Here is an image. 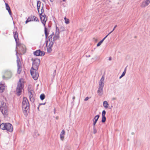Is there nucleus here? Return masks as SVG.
<instances>
[{"mask_svg":"<svg viewBox=\"0 0 150 150\" xmlns=\"http://www.w3.org/2000/svg\"><path fill=\"white\" fill-rule=\"evenodd\" d=\"M106 120V117L105 116H102V122H105Z\"/></svg>","mask_w":150,"mask_h":150,"instance_id":"2f4dec72","label":"nucleus"},{"mask_svg":"<svg viewBox=\"0 0 150 150\" xmlns=\"http://www.w3.org/2000/svg\"><path fill=\"white\" fill-rule=\"evenodd\" d=\"M31 21H32L31 16L30 17H29L28 18H27V20L25 21V23L26 24L28 22Z\"/></svg>","mask_w":150,"mask_h":150,"instance_id":"bb28decb","label":"nucleus"},{"mask_svg":"<svg viewBox=\"0 0 150 150\" xmlns=\"http://www.w3.org/2000/svg\"><path fill=\"white\" fill-rule=\"evenodd\" d=\"M103 106L105 108H108L109 106V104L107 101H105L103 102Z\"/></svg>","mask_w":150,"mask_h":150,"instance_id":"a878e982","label":"nucleus"},{"mask_svg":"<svg viewBox=\"0 0 150 150\" xmlns=\"http://www.w3.org/2000/svg\"><path fill=\"white\" fill-rule=\"evenodd\" d=\"M109 60H111V57H109Z\"/></svg>","mask_w":150,"mask_h":150,"instance_id":"58836bf2","label":"nucleus"},{"mask_svg":"<svg viewBox=\"0 0 150 150\" xmlns=\"http://www.w3.org/2000/svg\"><path fill=\"white\" fill-rule=\"evenodd\" d=\"M64 19L65 21V23L66 24H68L70 22L69 19L67 18L66 17H65L64 18Z\"/></svg>","mask_w":150,"mask_h":150,"instance_id":"cd10ccee","label":"nucleus"},{"mask_svg":"<svg viewBox=\"0 0 150 150\" xmlns=\"http://www.w3.org/2000/svg\"><path fill=\"white\" fill-rule=\"evenodd\" d=\"M89 98L88 97H86L84 99V100L86 101L88 100Z\"/></svg>","mask_w":150,"mask_h":150,"instance_id":"e433bc0d","label":"nucleus"},{"mask_svg":"<svg viewBox=\"0 0 150 150\" xmlns=\"http://www.w3.org/2000/svg\"><path fill=\"white\" fill-rule=\"evenodd\" d=\"M60 32L59 29L58 28H57L56 30V32L55 33V34L54 35V34L52 33L51 35H52L53 34V35L52 36V37L53 36V38L52 39V41L53 42H55V41L57 40H59L60 38Z\"/></svg>","mask_w":150,"mask_h":150,"instance_id":"9d476101","label":"nucleus"},{"mask_svg":"<svg viewBox=\"0 0 150 150\" xmlns=\"http://www.w3.org/2000/svg\"><path fill=\"white\" fill-rule=\"evenodd\" d=\"M41 2L38 1H37V8L39 13L40 12H42V10H44L43 9V6H41Z\"/></svg>","mask_w":150,"mask_h":150,"instance_id":"f8f14e48","label":"nucleus"},{"mask_svg":"<svg viewBox=\"0 0 150 150\" xmlns=\"http://www.w3.org/2000/svg\"><path fill=\"white\" fill-rule=\"evenodd\" d=\"M6 86L5 84H2L0 83V92L2 93L5 90Z\"/></svg>","mask_w":150,"mask_h":150,"instance_id":"f3484780","label":"nucleus"},{"mask_svg":"<svg viewBox=\"0 0 150 150\" xmlns=\"http://www.w3.org/2000/svg\"><path fill=\"white\" fill-rule=\"evenodd\" d=\"M104 76H103L100 79L99 83V87H103L104 86Z\"/></svg>","mask_w":150,"mask_h":150,"instance_id":"2eb2a0df","label":"nucleus"},{"mask_svg":"<svg viewBox=\"0 0 150 150\" xmlns=\"http://www.w3.org/2000/svg\"><path fill=\"white\" fill-rule=\"evenodd\" d=\"M29 104L28 100L26 98H23L22 102V109L24 113L26 112L29 109Z\"/></svg>","mask_w":150,"mask_h":150,"instance_id":"39448f33","label":"nucleus"},{"mask_svg":"<svg viewBox=\"0 0 150 150\" xmlns=\"http://www.w3.org/2000/svg\"><path fill=\"white\" fill-rule=\"evenodd\" d=\"M33 91H30L28 92L29 97L30 101L33 102L34 100V98L33 97Z\"/></svg>","mask_w":150,"mask_h":150,"instance_id":"4468645a","label":"nucleus"},{"mask_svg":"<svg viewBox=\"0 0 150 150\" xmlns=\"http://www.w3.org/2000/svg\"><path fill=\"white\" fill-rule=\"evenodd\" d=\"M32 21L39 22V20L37 17L34 16H31Z\"/></svg>","mask_w":150,"mask_h":150,"instance_id":"5701e85b","label":"nucleus"},{"mask_svg":"<svg viewBox=\"0 0 150 150\" xmlns=\"http://www.w3.org/2000/svg\"><path fill=\"white\" fill-rule=\"evenodd\" d=\"M14 33V37L15 39L16 44H17L19 40V39L18 38V34L17 32H16L15 33Z\"/></svg>","mask_w":150,"mask_h":150,"instance_id":"aec40b11","label":"nucleus"},{"mask_svg":"<svg viewBox=\"0 0 150 150\" xmlns=\"http://www.w3.org/2000/svg\"><path fill=\"white\" fill-rule=\"evenodd\" d=\"M65 134V132L64 129H63L60 134V138L63 141L64 139V136Z\"/></svg>","mask_w":150,"mask_h":150,"instance_id":"6ab92c4d","label":"nucleus"},{"mask_svg":"<svg viewBox=\"0 0 150 150\" xmlns=\"http://www.w3.org/2000/svg\"><path fill=\"white\" fill-rule=\"evenodd\" d=\"M103 87H99L97 92L99 95L101 96L103 93Z\"/></svg>","mask_w":150,"mask_h":150,"instance_id":"4be33fe9","label":"nucleus"},{"mask_svg":"<svg viewBox=\"0 0 150 150\" xmlns=\"http://www.w3.org/2000/svg\"><path fill=\"white\" fill-rule=\"evenodd\" d=\"M52 35H51L49 36V40L46 42V46L47 49V51L48 52L50 53L52 51V48L53 45V43L54 42L52 41Z\"/></svg>","mask_w":150,"mask_h":150,"instance_id":"20e7f679","label":"nucleus"},{"mask_svg":"<svg viewBox=\"0 0 150 150\" xmlns=\"http://www.w3.org/2000/svg\"><path fill=\"white\" fill-rule=\"evenodd\" d=\"M45 95L43 94H41L40 95V99L41 100H43V99H44L45 98Z\"/></svg>","mask_w":150,"mask_h":150,"instance_id":"c756f323","label":"nucleus"},{"mask_svg":"<svg viewBox=\"0 0 150 150\" xmlns=\"http://www.w3.org/2000/svg\"><path fill=\"white\" fill-rule=\"evenodd\" d=\"M150 2V0H146L142 2L141 5V7H144L148 5Z\"/></svg>","mask_w":150,"mask_h":150,"instance_id":"dca6fc26","label":"nucleus"},{"mask_svg":"<svg viewBox=\"0 0 150 150\" xmlns=\"http://www.w3.org/2000/svg\"><path fill=\"white\" fill-rule=\"evenodd\" d=\"M45 52L43 51H41L40 50H38L35 51L34 54L37 56H43L45 54Z\"/></svg>","mask_w":150,"mask_h":150,"instance_id":"ddd939ff","label":"nucleus"},{"mask_svg":"<svg viewBox=\"0 0 150 150\" xmlns=\"http://www.w3.org/2000/svg\"><path fill=\"white\" fill-rule=\"evenodd\" d=\"M97 132V130L95 126H93V133L94 134H96Z\"/></svg>","mask_w":150,"mask_h":150,"instance_id":"473e14b6","label":"nucleus"},{"mask_svg":"<svg viewBox=\"0 0 150 150\" xmlns=\"http://www.w3.org/2000/svg\"><path fill=\"white\" fill-rule=\"evenodd\" d=\"M100 116L99 115H96V116L93 120V126H95L96 124L99 117Z\"/></svg>","mask_w":150,"mask_h":150,"instance_id":"a211bd4d","label":"nucleus"},{"mask_svg":"<svg viewBox=\"0 0 150 150\" xmlns=\"http://www.w3.org/2000/svg\"><path fill=\"white\" fill-rule=\"evenodd\" d=\"M63 1H66V0H62Z\"/></svg>","mask_w":150,"mask_h":150,"instance_id":"c03bdc74","label":"nucleus"},{"mask_svg":"<svg viewBox=\"0 0 150 150\" xmlns=\"http://www.w3.org/2000/svg\"><path fill=\"white\" fill-rule=\"evenodd\" d=\"M0 110L4 115L8 114V104L6 100L0 101Z\"/></svg>","mask_w":150,"mask_h":150,"instance_id":"f257e3e1","label":"nucleus"},{"mask_svg":"<svg viewBox=\"0 0 150 150\" xmlns=\"http://www.w3.org/2000/svg\"><path fill=\"white\" fill-rule=\"evenodd\" d=\"M106 112L105 110H103L102 112V116H105Z\"/></svg>","mask_w":150,"mask_h":150,"instance_id":"c9c22d12","label":"nucleus"},{"mask_svg":"<svg viewBox=\"0 0 150 150\" xmlns=\"http://www.w3.org/2000/svg\"><path fill=\"white\" fill-rule=\"evenodd\" d=\"M45 103H43V105H45Z\"/></svg>","mask_w":150,"mask_h":150,"instance_id":"49530a36","label":"nucleus"},{"mask_svg":"<svg viewBox=\"0 0 150 150\" xmlns=\"http://www.w3.org/2000/svg\"><path fill=\"white\" fill-rule=\"evenodd\" d=\"M5 5L6 6V9L8 11L9 14L11 15V12L9 6L8 4L7 3H5Z\"/></svg>","mask_w":150,"mask_h":150,"instance_id":"412c9836","label":"nucleus"},{"mask_svg":"<svg viewBox=\"0 0 150 150\" xmlns=\"http://www.w3.org/2000/svg\"><path fill=\"white\" fill-rule=\"evenodd\" d=\"M0 128L3 130H6L8 132H11L13 128L12 125L10 123H2L0 125Z\"/></svg>","mask_w":150,"mask_h":150,"instance_id":"f03ea898","label":"nucleus"},{"mask_svg":"<svg viewBox=\"0 0 150 150\" xmlns=\"http://www.w3.org/2000/svg\"><path fill=\"white\" fill-rule=\"evenodd\" d=\"M24 83L23 79H20L18 83L16 90L17 94L18 96L21 94L22 90L24 87Z\"/></svg>","mask_w":150,"mask_h":150,"instance_id":"7ed1b4c3","label":"nucleus"},{"mask_svg":"<svg viewBox=\"0 0 150 150\" xmlns=\"http://www.w3.org/2000/svg\"><path fill=\"white\" fill-rule=\"evenodd\" d=\"M112 99L114 100H115V98H112Z\"/></svg>","mask_w":150,"mask_h":150,"instance_id":"37998d69","label":"nucleus"},{"mask_svg":"<svg viewBox=\"0 0 150 150\" xmlns=\"http://www.w3.org/2000/svg\"><path fill=\"white\" fill-rule=\"evenodd\" d=\"M32 60L33 61L32 67L36 69H38L40 63V59H38L32 58Z\"/></svg>","mask_w":150,"mask_h":150,"instance_id":"9b49d317","label":"nucleus"},{"mask_svg":"<svg viewBox=\"0 0 150 150\" xmlns=\"http://www.w3.org/2000/svg\"><path fill=\"white\" fill-rule=\"evenodd\" d=\"M16 48L21 53L24 54L25 52L26 48L24 45L17 43L16 44Z\"/></svg>","mask_w":150,"mask_h":150,"instance_id":"6e6552de","label":"nucleus"},{"mask_svg":"<svg viewBox=\"0 0 150 150\" xmlns=\"http://www.w3.org/2000/svg\"><path fill=\"white\" fill-rule=\"evenodd\" d=\"M50 1L51 2H53V1L54 0H50Z\"/></svg>","mask_w":150,"mask_h":150,"instance_id":"a19ab883","label":"nucleus"},{"mask_svg":"<svg viewBox=\"0 0 150 150\" xmlns=\"http://www.w3.org/2000/svg\"><path fill=\"white\" fill-rule=\"evenodd\" d=\"M123 76H122V75H121V76L120 77V79L122 77H123Z\"/></svg>","mask_w":150,"mask_h":150,"instance_id":"ea45409f","label":"nucleus"},{"mask_svg":"<svg viewBox=\"0 0 150 150\" xmlns=\"http://www.w3.org/2000/svg\"><path fill=\"white\" fill-rule=\"evenodd\" d=\"M16 54L17 55V53H16Z\"/></svg>","mask_w":150,"mask_h":150,"instance_id":"09e8293b","label":"nucleus"},{"mask_svg":"<svg viewBox=\"0 0 150 150\" xmlns=\"http://www.w3.org/2000/svg\"><path fill=\"white\" fill-rule=\"evenodd\" d=\"M38 69H36L32 67L30 70L31 74L32 77L35 80L37 79L39 76L38 71Z\"/></svg>","mask_w":150,"mask_h":150,"instance_id":"423d86ee","label":"nucleus"},{"mask_svg":"<svg viewBox=\"0 0 150 150\" xmlns=\"http://www.w3.org/2000/svg\"><path fill=\"white\" fill-rule=\"evenodd\" d=\"M126 68L125 69L124 71H123V73L122 75V76H124L125 75V73H126Z\"/></svg>","mask_w":150,"mask_h":150,"instance_id":"f704fd0d","label":"nucleus"},{"mask_svg":"<svg viewBox=\"0 0 150 150\" xmlns=\"http://www.w3.org/2000/svg\"><path fill=\"white\" fill-rule=\"evenodd\" d=\"M42 1H45V0H42Z\"/></svg>","mask_w":150,"mask_h":150,"instance_id":"a18cd8bd","label":"nucleus"},{"mask_svg":"<svg viewBox=\"0 0 150 150\" xmlns=\"http://www.w3.org/2000/svg\"><path fill=\"white\" fill-rule=\"evenodd\" d=\"M117 25H115V27H114L113 30L111 32H110L107 35H108V36L111 33L114 31V30L115 29V28L117 27Z\"/></svg>","mask_w":150,"mask_h":150,"instance_id":"72a5a7b5","label":"nucleus"},{"mask_svg":"<svg viewBox=\"0 0 150 150\" xmlns=\"http://www.w3.org/2000/svg\"><path fill=\"white\" fill-rule=\"evenodd\" d=\"M45 33L46 38H47L48 35V33L47 32V30L46 28H45Z\"/></svg>","mask_w":150,"mask_h":150,"instance_id":"7c9ffc66","label":"nucleus"},{"mask_svg":"<svg viewBox=\"0 0 150 150\" xmlns=\"http://www.w3.org/2000/svg\"><path fill=\"white\" fill-rule=\"evenodd\" d=\"M108 36V35H106L104 38L102 40L100 41L97 44V47L99 46L101 44L103 43L104 40L105 38Z\"/></svg>","mask_w":150,"mask_h":150,"instance_id":"b1692460","label":"nucleus"},{"mask_svg":"<svg viewBox=\"0 0 150 150\" xmlns=\"http://www.w3.org/2000/svg\"><path fill=\"white\" fill-rule=\"evenodd\" d=\"M21 66L18 67L17 73L20 74L21 71Z\"/></svg>","mask_w":150,"mask_h":150,"instance_id":"c85d7f7f","label":"nucleus"},{"mask_svg":"<svg viewBox=\"0 0 150 150\" xmlns=\"http://www.w3.org/2000/svg\"><path fill=\"white\" fill-rule=\"evenodd\" d=\"M17 67L21 66V64L20 61V59L18 57H17Z\"/></svg>","mask_w":150,"mask_h":150,"instance_id":"393cba45","label":"nucleus"},{"mask_svg":"<svg viewBox=\"0 0 150 150\" xmlns=\"http://www.w3.org/2000/svg\"><path fill=\"white\" fill-rule=\"evenodd\" d=\"M56 118L57 119V118H57V117H56Z\"/></svg>","mask_w":150,"mask_h":150,"instance_id":"de8ad7c7","label":"nucleus"},{"mask_svg":"<svg viewBox=\"0 0 150 150\" xmlns=\"http://www.w3.org/2000/svg\"><path fill=\"white\" fill-rule=\"evenodd\" d=\"M44 11V10H42V12H40L39 13L40 14V16L42 23L44 25V26H45L46 22L47 20V17L46 16L45 14L43 13Z\"/></svg>","mask_w":150,"mask_h":150,"instance_id":"0eeeda50","label":"nucleus"},{"mask_svg":"<svg viewBox=\"0 0 150 150\" xmlns=\"http://www.w3.org/2000/svg\"><path fill=\"white\" fill-rule=\"evenodd\" d=\"M11 76L12 74L10 71L6 70L3 72L2 77L3 79H7L11 78Z\"/></svg>","mask_w":150,"mask_h":150,"instance_id":"1a4fd4ad","label":"nucleus"},{"mask_svg":"<svg viewBox=\"0 0 150 150\" xmlns=\"http://www.w3.org/2000/svg\"><path fill=\"white\" fill-rule=\"evenodd\" d=\"M75 97H73V99H75Z\"/></svg>","mask_w":150,"mask_h":150,"instance_id":"79ce46f5","label":"nucleus"},{"mask_svg":"<svg viewBox=\"0 0 150 150\" xmlns=\"http://www.w3.org/2000/svg\"><path fill=\"white\" fill-rule=\"evenodd\" d=\"M93 39L96 42H97V40H98V39L97 38H93Z\"/></svg>","mask_w":150,"mask_h":150,"instance_id":"4c0bfd02","label":"nucleus"}]
</instances>
